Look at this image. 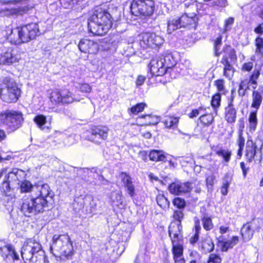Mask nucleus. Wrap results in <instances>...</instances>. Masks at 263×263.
Returning <instances> with one entry per match:
<instances>
[{"mask_svg":"<svg viewBox=\"0 0 263 263\" xmlns=\"http://www.w3.org/2000/svg\"><path fill=\"white\" fill-rule=\"evenodd\" d=\"M50 250L62 263H76L72 242L68 235H54Z\"/></svg>","mask_w":263,"mask_h":263,"instance_id":"nucleus-1","label":"nucleus"},{"mask_svg":"<svg viewBox=\"0 0 263 263\" xmlns=\"http://www.w3.org/2000/svg\"><path fill=\"white\" fill-rule=\"evenodd\" d=\"M112 20L110 14L105 9L97 7L88 20V31L95 35H104L111 27Z\"/></svg>","mask_w":263,"mask_h":263,"instance_id":"nucleus-2","label":"nucleus"},{"mask_svg":"<svg viewBox=\"0 0 263 263\" xmlns=\"http://www.w3.org/2000/svg\"><path fill=\"white\" fill-rule=\"evenodd\" d=\"M49 208L46 200L29 195L23 197L21 210L26 217H31L48 210Z\"/></svg>","mask_w":263,"mask_h":263,"instance_id":"nucleus-3","label":"nucleus"},{"mask_svg":"<svg viewBox=\"0 0 263 263\" xmlns=\"http://www.w3.org/2000/svg\"><path fill=\"white\" fill-rule=\"evenodd\" d=\"M21 90L15 80L10 77L0 81V98L6 103H15L21 96Z\"/></svg>","mask_w":263,"mask_h":263,"instance_id":"nucleus-4","label":"nucleus"},{"mask_svg":"<svg viewBox=\"0 0 263 263\" xmlns=\"http://www.w3.org/2000/svg\"><path fill=\"white\" fill-rule=\"evenodd\" d=\"M39 34V27L36 23H30L12 30L9 37L15 44L27 43L34 39Z\"/></svg>","mask_w":263,"mask_h":263,"instance_id":"nucleus-5","label":"nucleus"},{"mask_svg":"<svg viewBox=\"0 0 263 263\" xmlns=\"http://www.w3.org/2000/svg\"><path fill=\"white\" fill-rule=\"evenodd\" d=\"M23 122V115L21 111L7 109L0 113V125L10 132L20 128Z\"/></svg>","mask_w":263,"mask_h":263,"instance_id":"nucleus-6","label":"nucleus"},{"mask_svg":"<svg viewBox=\"0 0 263 263\" xmlns=\"http://www.w3.org/2000/svg\"><path fill=\"white\" fill-rule=\"evenodd\" d=\"M21 255L26 263H48L45 252L39 243L24 245Z\"/></svg>","mask_w":263,"mask_h":263,"instance_id":"nucleus-7","label":"nucleus"},{"mask_svg":"<svg viewBox=\"0 0 263 263\" xmlns=\"http://www.w3.org/2000/svg\"><path fill=\"white\" fill-rule=\"evenodd\" d=\"M130 8L132 14L135 16H149L153 13L154 2L152 0H133Z\"/></svg>","mask_w":263,"mask_h":263,"instance_id":"nucleus-8","label":"nucleus"},{"mask_svg":"<svg viewBox=\"0 0 263 263\" xmlns=\"http://www.w3.org/2000/svg\"><path fill=\"white\" fill-rule=\"evenodd\" d=\"M50 100L55 104H69L74 102H80V96L74 94L67 89L55 90L51 93Z\"/></svg>","mask_w":263,"mask_h":263,"instance_id":"nucleus-9","label":"nucleus"},{"mask_svg":"<svg viewBox=\"0 0 263 263\" xmlns=\"http://www.w3.org/2000/svg\"><path fill=\"white\" fill-rule=\"evenodd\" d=\"M73 207L76 212L85 210L87 213H91L96 211V203L91 195H81L75 198Z\"/></svg>","mask_w":263,"mask_h":263,"instance_id":"nucleus-10","label":"nucleus"},{"mask_svg":"<svg viewBox=\"0 0 263 263\" xmlns=\"http://www.w3.org/2000/svg\"><path fill=\"white\" fill-rule=\"evenodd\" d=\"M164 42V39L155 33H143L140 36V45L144 49L147 47L156 48L159 47Z\"/></svg>","mask_w":263,"mask_h":263,"instance_id":"nucleus-11","label":"nucleus"},{"mask_svg":"<svg viewBox=\"0 0 263 263\" xmlns=\"http://www.w3.org/2000/svg\"><path fill=\"white\" fill-rule=\"evenodd\" d=\"M109 129L106 126H95L87 132L86 138L95 143H101L107 138Z\"/></svg>","mask_w":263,"mask_h":263,"instance_id":"nucleus-12","label":"nucleus"},{"mask_svg":"<svg viewBox=\"0 0 263 263\" xmlns=\"http://www.w3.org/2000/svg\"><path fill=\"white\" fill-rule=\"evenodd\" d=\"M35 192H37L35 197L46 200L47 201V205L53 201L54 194L48 184L36 186Z\"/></svg>","mask_w":263,"mask_h":263,"instance_id":"nucleus-13","label":"nucleus"},{"mask_svg":"<svg viewBox=\"0 0 263 263\" xmlns=\"http://www.w3.org/2000/svg\"><path fill=\"white\" fill-rule=\"evenodd\" d=\"M162 61L160 57L151 60L148 65L151 77L162 76L166 73V68Z\"/></svg>","mask_w":263,"mask_h":263,"instance_id":"nucleus-14","label":"nucleus"},{"mask_svg":"<svg viewBox=\"0 0 263 263\" xmlns=\"http://www.w3.org/2000/svg\"><path fill=\"white\" fill-rule=\"evenodd\" d=\"M192 188V184L190 182H173L168 186V189L171 194L180 195L190 192Z\"/></svg>","mask_w":263,"mask_h":263,"instance_id":"nucleus-15","label":"nucleus"},{"mask_svg":"<svg viewBox=\"0 0 263 263\" xmlns=\"http://www.w3.org/2000/svg\"><path fill=\"white\" fill-rule=\"evenodd\" d=\"M119 177L123 183L125 192L130 197H134L136 195V189L132 177L124 172H121Z\"/></svg>","mask_w":263,"mask_h":263,"instance_id":"nucleus-16","label":"nucleus"},{"mask_svg":"<svg viewBox=\"0 0 263 263\" xmlns=\"http://www.w3.org/2000/svg\"><path fill=\"white\" fill-rule=\"evenodd\" d=\"M78 47L81 52L90 54L95 53L98 50L97 43L88 39L81 40Z\"/></svg>","mask_w":263,"mask_h":263,"instance_id":"nucleus-17","label":"nucleus"},{"mask_svg":"<svg viewBox=\"0 0 263 263\" xmlns=\"http://www.w3.org/2000/svg\"><path fill=\"white\" fill-rule=\"evenodd\" d=\"M179 18L182 28L195 29L197 26L198 17L196 14L192 13L190 15L185 13Z\"/></svg>","mask_w":263,"mask_h":263,"instance_id":"nucleus-18","label":"nucleus"},{"mask_svg":"<svg viewBox=\"0 0 263 263\" xmlns=\"http://www.w3.org/2000/svg\"><path fill=\"white\" fill-rule=\"evenodd\" d=\"M15 51L9 49L0 56V65H10L16 62L19 60L18 56L15 54Z\"/></svg>","mask_w":263,"mask_h":263,"instance_id":"nucleus-19","label":"nucleus"},{"mask_svg":"<svg viewBox=\"0 0 263 263\" xmlns=\"http://www.w3.org/2000/svg\"><path fill=\"white\" fill-rule=\"evenodd\" d=\"M24 174V172L22 170L14 168L5 176V179L10 183H12L13 185L18 184V181Z\"/></svg>","mask_w":263,"mask_h":263,"instance_id":"nucleus-20","label":"nucleus"},{"mask_svg":"<svg viewBox=\"0 0 263 263\" xmlns=\"http://www.w3.org/2000/svg\"><path fill=\"white\" fill-rule=\"evenodd\" d=\"M160 58L164 64V66L166 68V73L172 68L177 70L178 67H175L176 65L177 61L172 53H165Z\"/></svg>","mask_w":263,"mask_h":263,"instance_id":"nucleus-21","label":"nucleus"},{"mask_svg":"<svg viewBox=\"0 0 263 263\" xmlns=\"http://www.w3.org/2000/svg\"><path fill=\"white\" fill-rule=\"evenodd\" d=\"M263 96V86L259 85L256 90L252 92V107L258 109L261 104Z\"/></svg>","mask_w":263,"mask_h":263,"instance_id":"nucleus-22","label":"nucleus"},{"mask_svg":"<svg viewBox=\"0 0 263 263\" xmlns=\"http://www.w3.org/2000/svg\"><path fill=\"white\" fill-rule=\"evenodd\" d=\"M221 63L224 66L223 75L226 78L231 80L234 76L235 69L233 66L230 64L227 55L224 54L221 59Z\"/></svg>","mask_w":263,"mask_h":263,"instance_id":"nucleus-23","label":"nucleus"},{"mask_svg":"<svg viewBox=\"0 0 263 263\" xmlns=\"http://www.w3.org/2000/svg\"><path fill=\"white\" fill-rule=\"evenodd\" d=\"M257 147L255 143H254L252 140H248L246 148V154L247 161L251 162L254 159L255 156L256 154Z\"/></svg>","mask_w":263,"mask_h":263,"instance_id":"nucleus-24","label":"nucleus"},{"mask_svg":"<svg viewBox=\"0 0 263 263\" xmlns=\"http://www.w3.org/2000/svg\"><path fill=\"white\" fill-rule=\"evenodd\" d=\"M217 246L221 248L222 252H227L229 249L232 248L237 244L239 238L238 236H234L231 239L225 241L219 239H217Z\"/></svg>","mask_w":263,"mask_h":263,"instance_id":"nucleus-25","label":"nucleus"},{"mask_svg":"<svg viewBox=\"0 0 263 263\" xmlns=\"http://www.w3.org/2000/svg\"><path fill=\"white\" fill-rule=\"evenodd\" d=\"M237 110L234 106H227L224 108V119L228 123L233 124L236 121Z\"/></svg>","mask_w":263,"mask_h":263,"instance_id":"nucleus-26","label":"nucleus"},{"mask_svg":"<svg viewBox=\"0 0 263 263\" xmlns=\"http://www.w3.org/2000/svg\"><path fill=\"white\" fill-rule=\"evenodd\" d=\"M194 221L195 234L190 238V242L192 245L195 244L198 241L200 232L201 229L200 220L197 217L194 218Z\"/></svg>","mask_w":263,"mask_h":263,"instance_id":"nucleus-27","label":"nucleus"},{"mask_svg":"<svg viewBox=\"0 0 263 263\" xmlns=\"http://www.w3.org/2000/svg\"><path fill=\"white\" fill-rule=\"evenodd\" d=\"M254 231L252 229L249 224H244L241 229V234L245 241H249L252 237Z\"/></svg>","mask_w":263,"mask_h":263,"instance_id":"nucleus-28","label":"nucleus"},{"mask_svg":"<svg viewBox=\"0 0 263 263\" xmlns=\"http://www.w3.org/2000/svg\"><path fill=\"white\" fill-rule=\"evenodd\" d=\"M148 156L150 160L152 161H165L166 159L164 152L160 150H152L149 152Z\"/></svg>","mask_w":263,"mask_h":263,"instance_id":"nucleus-29","label":"nucleus"},{"mask_svg":"<svg viewBox=\"0 0 263 263\" xmlns=\"http://www.w3.org/2000/svg\"><path fill=\"white\" fill-rule=\"evenodd\" d=\"M182 28L179 18H173L167 21V33L171 34L178 28Z\"/></svg>","mask_w":263,"mask_h":263,"instance_id":"nucleus-30","label":"nucleus"},{"mask_svg":"<svg viewBox=\"0 0 263 263\" xmlns=\"http://www.w3.org/2000/svg\"><path fill=\"white\" fill-rule=\"evenodd\" d=\"M178 122L179 118L173 116L165 117L162 121L166 127L172 128L177 127Z\"/></svg>","mask_w":263,"mask_h":263,"instance_id":"nucleus-31","label":"nucleus"},{"mask_svg":"<svg viewBox=\"0 0 263 263\" xmlns=\"http://www.w3.org/2000/svg\"><path fill=\"white\" fill-rule=\"evenodd\" d=\"M245 139L242 137V130H240L239 131L238 138L237 140V144L239 147L237 154L238 159H240L242 157V151L245 146Z\"/></svg>","mask_w":263,"mask_h":263,"instance_id":"nucleus-32","label":"nucleus"},{"mask_svg":"<svg viewBox=\"0 0 263 263\" xmlns=\"http://www.w3.org/2000/svg\"><path fill=\"white\" fill-rule=\"evenodd\" d=\"M183 247L182 244L177 242L176 244H172V253L173 258L181 257L183 256Z\"/></svg>","mask_w":263,"mask_h":263,"instance_id":"nucleus-33","label":"nucleus"},{"mask_svg":"<svg viewBox=\"0 0 263 263\" xmlns=\"http://www.w3.org/2000/svg\"><path fill=\"white\" fill-rule=\"evenodd\" d=\"M255 232H259L263 227V220L260 218H254L251 221L247 222Z\"/></svg>","mask_w":263,"mask_h":263,"instance_id":"nucleus-34","label":"nucleus"},{"mask_svg":"<svg viewBox=\"0 0 263 263\" xmlns=\"http://www.w3.org/2000/svg\"><path fill=\"white\" fill-rule=\"evenodd\" d=\"M13 187L14 185L12 183H10L5 179L0 186L1 192L5 196L10 195V192L13 190Z\"/></svg>","mask_w":263,"mask_h":263,"instance_id":"nucleus-35","label":"nucleus"},{"mask_svg":"<svg viewBox=\"0 0 263 263\" xmlns=\"http://www.w3.org/2000/svg\"><path fill=\"white\" fill-rule=\"evenodd\" d=\"M35 186L36 185L33 186L30 181L24 180L20 184V191L21 193H27L31 191L35 192Z\"/></svg>","mask_w":263,"mask_h":263,"instance_id":"nucleus-36","label":"nucleus"},{"mask_svg":"<svg viewBox=\"0 0 263 263\" xmlns=\"http://www.w3.org/2000/svg\"><path fill=\"white\" fill-rule=\"evenodd\" d=\"M158 204L163 209H168L170 202L163 195H158L156 198Z\"/></svg>","mask_w":263,"mask_h":263,"instance_id":"nucleus-37","label":"nucleus"},{"mask_svg":"<svg viewBox=\"0 0 263 263\" xmlns=\"http://www.w3.org/2000/svg\"><path fill=\"white\" fill-rule=\"evenodd\" d=\"M255 53L261 57L263 56V38L258 36L255 41Z\"/></svg>","mask_w":263,"mask_h":263,"instance_id":"nucleus-38","label":"nucleus"},{"mask_svg":"<svg viewBox=\"0 0 263 263\" xmlns=\"http://www.w3.org/2000/svg\"><path fill=\"white\" fill-rule=\"evenodd\" d=\"M199 120L204 125L209 126L214 121V116L211 114L206 113L202 115L200 117Z\"/></svg>","mask_w":263,"mask_h":263,"instance_id":"nucleus-39","label":"nucleus"},{"mask_svg":"<svg viewBox=\"0 0 263 263\" xmlns=\"http://www.w3.org/2000/svg\"><path fill=\"white\" fill-rule=\"evenodd\" d=\"M222 51L227 54L228 58H230L231 61L236 60V54L235 50L233 49L230 45H226L223 47Z\"/></svg>","mask_w":263,"mask_h":263,"instance_id":"nucleus-40","label":"nucleus"},{"mask_svg":"<svg viewBox=\"0 0 263 263\" xmlns=\"http://www.w3.org/2000/svg\"><path fill=\"white\" fill-rule=\"evenodd\" d=\"M34 122L39 128L41 129L44 128V126L46 123V118L43 115H37L33 119Z\"/></svg>","mask_w":263,"mask_h":263,"instance_id":"nucleus-41","label":"nucleus"},{"mask_svg":"<svg viewBox=\"0 0 263 263\" xmlns=\"http://www.w3.org/2000/svg\"><path fill=\"white\" fill-rule=\"evenodd\" d=\"M249 121L250 123V128L251 130H255L257 124V119L256 112H251L249 117Z\"/></svg>","mask_w":263,"mask_h":263,"instance_id":"nucleus-42","label":"nucleus"},{"mask_svg":"<svg viewBox=\"0 0 263 263\" xmlns=\"http://www.w3.org/2000/svg\"><path fill=\"white\" fill-rule=\"evenodd\" d=\"M182 226L181 223H177L176 224L172 225L169 227L168 234L169 236L174 234H181L182 232Z\"/></svg>","mask_w":263,"mask_h":263,"instance_id":"nucleus-43","label":"nucleus"},{"mask_svg":"<svg viewBox=\"0 0 263 263\" xmlns=\"http://www.w3.org/2000/svg\"><path fill=\"white\" fill-rule=\"evenodd\" d=\"M221 103V94L220 93H217L214 95L211 100V105L216 111L217 108L220 106Z\"/></svg>","mask_w":263,"mask_h":263,"instance_id":"nucleus-44","label":"nucleus"},{"mask_svg":"<svg viewBox=\"0 0 263 263\" xmlns=\"http://www.w3.org/2000/svg\"><path fill=\"white\" fill-rule=\"evenodd\" d=\"M225 81L223 79H219L214 81V85L216 86L218 93L225 94L226 90L224 87Z\"/></svg>","mask_w":263,"mask_h":263,"instance_id":"nucleus-45","label":"nucleus"},{"mask_svg":"<svg viewBox=\"0 0 263 263\" xmlns=\"http://www.w3.org/2000/svg\"><path fill=\"white\" fill-rule=\"evenodd\" d=\"M203 228L206 231H210L214 227L211 217L203 216L202 218Z\"/></svg>","mask_w":263,"mask_h":263,"instance_id":"nucleus-46","label":"nucleus"},{"mask_svg":"<svg viewBox=\"0 0 263 263\" xmlns=\"http://www.w3.org/2000/svg\"><path fill=\"white\" fill-rule=\"evenodd\" d=\"M202 249L205 253L212 252L214 249V244L211 239L206 240L202 245Z\"/></svg>","mask_w":263,"mask_h":263,"instance_id":"nucleus-47","label":"nucleus"},{"mask_svg":"<svg viewBox=\"0 0 263 263\" xmlns=\"http://www.w3.org/2000/svg\"><path fill=\"white\" fill-rule=\"evenodd\" d=\"M173 205L178 209L184 210L186 206V202L184 199L176 197L173 200Z\"/></svg>","mask_w":263,"mask_h":263,"instance_id":"nucleus-48","label":"nucleus"},{"mask_svg":"<svg viewBox=\"0 0 263 263\" xmlns=\"http://www.w3.org/2000/svg\"><path fill=\"white\" fill-rule=\"evenodd\" d=\"M231 182V180L229 179L228 175H226L224 177V179L223 181L222 185L221 187V193L226 196L228 194V189L229 187L230 184Z\"/></svg>","mask_w":263,"mask_h":263,"instance_id":"nucleus-49","label":"nucleus"},{"mask_svg":"<svg viewBox=\"0 0 263 263\" xmlns=\"http://www.w3.org/2000/svg\"><path fill=\"white\" fill-rule=\"evenodd\" d=\"M146 106V104L144 103H139L133 106L132 108L129 109L130 112L135 115L141 112L144 109V107Z\"/></svg>","mask_w":263,"mask_h":263,"instance_id":"nucleus-50","label":"nucleus"},{"mask_svg":"<svg viewBox=\"0 0 263 263\" xmlns=\"http://www.w3.org/2000/svg\"><path fill=\"white\" fill-rule=\"evenodd\" d=\"M184 210L182 209H178L174 210L173 213L174 218L178 221L177 223H181V221L184 218Z\"/></svg>","mask_w":263,"mask_h":263,"instance_id":"nucleus-51","label":"nucleus"},{"mask_svg":"<svg viewBox=\"0 0 263 263\" xmlns=\"http://www.w3.org/2000/svg\"><path fill=\"white\" fill-rule=\"evenodd\" d=\"M113 204L116 206L122 205L123 198L121 193H117L112 196Z\"/></svg>","mask_w":263,"mask_h":263,"instance_id":"nucleus-52","label":"nucleus"},{"mask_svg":"<svg viewBox=\"0 0 263 263\" xmlns=\"http://www.w3.org/2000/svg\"><path fill=\"white\" fill-rule=\"evenodd\" d=\"M216 154L219 156H221L224 160L226 162H229L230 160V157L231 156V152L229 151H226L224 149H220L216 152Z\"/></svg>","mask_w":263,"mask_h":263,"instance_id":"nucleus-53","label":"nucleus"},{"mask_svg":"<svg viewBox=\"0 0 263 263\" xmlns=\"http://www.w3.org/2000/svg\"><path fill=\"white\" fill-rule=\"evenodd\" d=\"M12 250V246L10 245H7L0 248V254L2 256L7 257Z\"/></svg>","mask_w":263,"mask_h":263,"instance_id":"nucleus-54","label":"nucleus"},{"mask_svg":"<svg viewBox=\"0 0 263 263\" xmlns=\"http://www.w3.org/2000/svg\"><path fill=\"white\" fill-rule=\"evenodd\" d=\"M78 1V0H60V3L64 8L70 9L72 8Z\"/></svg>","mask_w":263,"mask_h":263,"instance_id":"nucleus-55","label":"nucleus"},{"mask_svg":"<svg viewBox=\"0 0 263 263\" xmlns=\"http://www.w3.org/2000/svg\"><path fill=\"white\" fill-rule=\"evenodd\" d=\"M29 10V8L28 6L20 7L12 10L11 13L16 15H23L26 13Z\"/></svg>","mask_w":263,"mask_h":263,"instance_id":"nucleus-56","label":"nucleus"},{"mask_svg":"<svg viewBox=\"0 0 263 263\" xmlns=\"http://www.w3.org/2000/svg\"><path fill=\"white\" fill-rule=\"evenodd\" d=\"M221 257L215 254H210L208 263H221Z\"/></svg>","mask_w":263,"mask_h":263,"instance_id":"nucleus-57","label":"nucleus"},{"mask_svg":"<svg viewBox=\"0 0 263 263\" xmlns=\"http://www.w3.org/2000/svg\"><path fill=\"white\" fill-rule=\"evenodd\" d=\"M216 179V177L214 175H211L208 176L206 178V185L208 190L212 189L214 181Z\"/></svg>","mask_w":263,"mask_h":263,"instance_id":"nucleus-58","label":"nucleus"},{"mask_svg":"<svg viewBox=\"0 0 263 263\" xmlns=\"http://www.w3.org/2000/svg\"><path fill=\"white\" fill-rule=\"evenodd\" d=\"M239 87L241 88L245 89L247 90L250 89V85H249V81L248 79H246L243 80H241L239 85Z\"/></svg>","mask_w":263,"mask_h":263,"instance_id":"nucleus-59","label":"nucleus"},{"mask_svg":"<svg viewBox=\"0 0 263 263\" xmlns=\"http://www.w3.org/2000/svg\"><path fill=\"white\" fill-rule=\"evenodd\" d=\"M260 76V72L258 70L255 69L252 74L250 77V79L248 80L249 81H257Z\"/></svg>","mask_w":263,"mask_h":263,"instance_id":"nucleus-60","label":"nucleus"},{"mask_svg":"<svg viewBox=\"0 0 263 263\" xmlns=\"http://www.w3.org/2000/svg\"><path fill=\"white\" fill-rule=\"evenodd\" d=\"M182 236L181 234H174V235H171V239L172 241V244H176L177 242H179V239L182 238Z\"/></svg>","mask_w":263,"mask_h":263,"instance_id":"nucleus-61","label":"nucleus"},{"mask_svg":"<svg viewBox=\"0 0 263 263\" xmlns=\"http://www.w3.org/2000/svg\"><path fill=\"white\" fill-rule=\"evenodd\" d=\"M80 90L82 92H90L91 90V87L88 84H83L80 87Z\"/></svg>","mask_w":263,"mask_h":263,"instance_id":"nucleus-62","label":"nucleus"},{"mask_svg":"<svg viewBox=\"0 0 263 263\" xmlns=\"http://www.w3.org/2000/svg\"><path fill=\"white\" fill-rule=\"evenodd\" d=\"M235 91L234 90H231V96L228 98V105L227 106H234V101L235 98Z\"/></svg>","mask_w":263,"mask_h":263,"instance_id":"nucleus-63","label":"nucleus"},{"mask_svg":"<svg viewBox=\"0 0 263 263\" xmlns=\"http://www.w3.org/2000/svg\"><path fill=\"white\" fill-rule=\"evenodd\" d=\"M253 64L252 62H248L243 64L242 67V71H250L253 68Z\"/></svg>","mask_w":263,"mask_h":263,"instance_id":"nucleus-64","label":"nucleus"}]
</instances>
